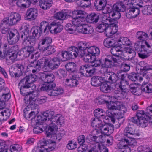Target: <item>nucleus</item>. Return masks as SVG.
I'll list each match as a JSON object with an SVG mask.
<instances>
[{"mask_svg": "<svg viewBox=\"0 0 152 152\" xmlns=\"http://www.w3.org/2000/svg\"><path fill=\"white\" fill-rule=\"evenodd\" d=\"M44 64L42 68L44 72H48L50 69L54 70L57 69L58 67L57 64H56L53 61H49L48 58H43L38 60H34L31 62L28 66V68L32 67L33 69L32 70V72L35 73L36 72H38L41 69V66Z\"/></svg>", "mask_w": 152, "mask_h": 152, "instance_id": "obj_1", "label": "nucleus"}, {"mask_svg": "<svg viewBox=\"0 0 152 152\" xmlns=\"http://www.w3.org/2000/svg\"><path fill=\"white\" fill-rule=\"evenodd\" d=\"M118 110L117 106L114 105L113 106L109 105L108 110L106 112V114L110 117V120L112 123H115L116 119L118 120V124L115 125L116 128H119L125 120L123 114L121 113H117L116 111Z\"/></svg>", "mask_w": 152, "mask_h": 152, "instance_id": "obj_2", "label": "nucleus"}, {"mask_svg": "<svg viewBox=\"0 0 152 152\" xmlns=\"http://www.w3.org/2000/svg\"><path fill=\"white\" fill-rule=\"evenodd\" d=\"M85 21L82 20L81 19L77 17L73 18L72 22L74 25L79 28L77 29L78 31L83 34H91L94 32L93 28L89 27L87 24L85 23Z\"/></svg>", "mask_w": 152, "mask_h": 152, "instance_id": "obj_3", "label": "nucleus"}, {"mask_svg": "<svg viewBox=\"0 0 152 152\" xmlns=\"http://www.w3.org/2000/svg\"><path fill=\"white\" fill-rule=\"evenodd\" d=\"M44 115L45 117H48V120H50L51 123L55 125L57 128L61 127L64 123V117L60 114L55 115L54 112L51 110L47 111L45 113Z\"/></svg>", "mask_w": 152, "mask_h": 152, "instance_id": "obj_4", "label": "nucleus"}, {"mask_svg": "<svg viewBox=\"0 0 152 152\" xmlns=\"http://www.w3.org/2000/svg\"><path fill=\"white\" fill-rule=\"evenodd\" d=\"M140 2V0H132L131 3L127 4L126 16L128 18H135L139 15L140 10L136 5H138Z\"/></svg>", "mask_w": 152, "mask_h": 152, "instance_id": "obj_5", "label": "nucleus"}, {"mask_svg": "<svg viewBox=\"0 0 152 152\" xmlns=\"http://www.w3.org/2000/svg\"><path fill=\"white\" fill-rule=\"evenodd\" d=\"M55 80L54 75L52 74H43L39 79V81L42 83H43L42 86L40 88L41 91H44L46 89H48L49 87H53L56 86L55 84L53 82Z\"/></svg>", "mask_w": 152, "mask_h": 152, "instance_id": "obj_6", "label": "nucleus"}, {"mask_svg": "<svg viewBox=\"0 0 152 152\" xmlns=\"http://www.w3.org/2000/svg\"><path fill=\"white\" fill-rule=\"evenodd\" d=\"M100 53L99 48L95 47H90L87 49V52L85 53L83 56L84 60L86 62H92L93 58L95 57V55H98Z\"/></svg>", "mask_w": 152, "mask_h": 152, "instance_id": "obj_7", "label": "nucleus"}, {"mask_svg": "<svg viewBox=\"0 0 152 152\" xmlns=\"http://www.w3.org/2000/svg\"><path fill=\"white\" fill-rule=\"evenodd\" d=\"M50 26L47 21H43L40 24V26L34 27L32 29V33L35 36H38L39 37L42 32V30L44 29V32L45 33L46 31L48 30L50 31Z\"/></svg>", "mask_w": 152, "mask_h": 152, "instance_id": "obj_8", "label": "nucleus"}, {"mask_svg": "<svg viewBox=\"0 0 152 152\" xmlns=\"http://www.w3.org/2000/svg\"><path fill=\"white\" fill-rule=\"evenodd\" d=\"M38 94V92H33L32 94V96H31L29 98L28 101V99H27V102L28 103L27 104H29L28 106V108H30L32 110H33L32 111L36 114L38 113L39 111L38 105L35 103V102L37 99V97Z\"/></svg>", "mask_w": 152, "mask_h": 152, "instance_id": "obj_9", "label": "nucleus"}, {"mask_svg": "<svg viewBox=\"0 0 152 152\" xmlns=\"http://www.w3.org/2000/svg\"><path fill=\"white\" fill-rule=\"evenodd\" d=\"M52 142V141L50 140L49 141L43 140L40 142V145L35 148L34 151L35 152H44L45 149L47 151H51L54 149V147L49 146V143L51 144Z\"/></svg>", "mask_w": 152, "mask_h": 152, "instance_id": "obj_10", "label": "nucleus"}, {"mask_svg": "<svg viewBox=\"0 0 152 152\" xmlns=\"http://www.w3.org/2000/svg\"><path fill=\"white\" fill-rule=\"evenodd\" d=\"M37 76L36 75L30 74L26 76L22 79L19 82V85L21 83H25L32 88L33 89H35L36 86L33 83L37 81Z\"/></svg>", "mask_w": 152, "mask_h": 152, "instance_id": "obj_11", "label": "nucleus"}, {"mask_svg": "<svg viewBox=\"0 0 152 152\" xmlns=\"http://www.w3.org/2000/svg\"><path fill=\"white\" fill-rule=\"evenodd\" d=\"M18 86L20 89V94L23 96H26L25 99H26L29 96V99L31 96H32V94L33 92H37V91H34L28 92V89L31 87L25 83H21L19 85V83Z\"/></svg>", "mask_w": 152, "mask_h": 152, "instance_id": "obj_12", "label": "nucleus"}, {"mask_svg": "<svg viewBox=\"0 0 152 152\" xmlns=\"http://www.w3.org/2000/svg\"><path fill=\"white\" fill-rule=\"evenodd\" d=\"M100 132L104 135H108L113 132L114 130V126L109 123H106L104 124L102 123L100 125Z\"/></svg>", "mask_w": 152, "mask_h": 152, "instance_id": "obj_13", "label": "nucleus"}, {"mask_svg": "<svg viewBox=\"0 0 152 152\" xmlns=\"http://www.w3.org/2000/svg\"><path fill=\"white\" fill-rule=\"evenodd\" d=\"M8 34L7 40L10 45L14 44L18 41L20 35L16 30L11 31L9 32Z\"/></svg>", "mask_w": 152, "mask_h": 152, "instance_id": "obj_14", "label": "nucleus"}, {"mask_svg": "<svg viewBox=\"0 0 152 152\" xmlns=\"http://www.w3.org/2000/svg\"><path fill=\"white\" fill-rule=\"evenodd\" d=\"M102 12L104 14L109 13L110 17L114 18L116 19H119L121 17L120 13L116 11L114 12L113 6V7L110 6H105L102 10Z\"/></svg>", "mask_w": 152, "mask_h": 152, "instance_id": "obj_15", "label": "nucleus"}, {"mask_svg": "<svg viewBox=\"0 0 152 152\" xmlns=\"http://www.w3.org/2000/svg\"><path fill=\"white\" fill-rule=\"evenodd\" d=\"M4 19H7V23L10 25L16 24L21 20L20 15L17 13H11L8 18Z\"/></svg>", "mask_w": 152, "mask_h": 152, "instance_id": "obj_16", "label": "nucleus"}, {"mask_svg": "<svg viewBox=\"0 0 152 152\" xmlns=\"http://www.w3.org/2000/svg\"><path fill=\"white\" fill-rule=\"evenodd\" d=\"M124 135L127 137L132 138L133 136H138L139 134L133 126L129 125L126 127L124 131Z\"/></svg>", "mask_w": 152, "mask_h": 152, "instance_id": "obj_17", "label": "nucleus"}, {"mask_svg": "<svg viewBox=\"0 0 152 152\" xmlns=\"http://www.w3.org/2000/svg\"><path fill=\"white\" fill-rule=\"evenodd\" d=\"M63 26L58 22H52L50 26V31L53 34H57L61 32L63 29ZM49 28V27L48 28Z\"/></svg>", "mask_w": 152, "mask_h": 152, "instance_id": "obj_18", "label": "nucleus"}, {"mask_svg": "<svg viewBox=\"0 0 152 152\" xmlns=\"http://www.w3.org/2000/svg\"><path fill=\"white\" fill-rule=\"evenodd\" d=\"M113 56L110 55L106 56L103 59L101 66L103 68H109L113 66Z\"/></svg>", "mask_w": 152, "mask_h": 152, "instance_id": "obj_19", "label": "nucleus"}, {"mask_svg": "<svg viewBox=\"0 0 152 152\" xmlns=\"http://www.w3.org/2000/svg\"><path fill=\"white\" fill-rule=\"evenodd\" d=\"M0 88V100L4 101H8L11 97L10 91L7 88Z\"/></svg>", "mask_w": 152, "mask_h": 152, "instance_id": "obj_20", "label": "nucleus"}, {"mask_svg": "<svg viewBox=\"0 0 152 152\" xmlns=\"http://www.w3.org/2000/svg\"><path fill=\"white\" fill-rule=\"evenodd\" d=\"M58 129L55 125H54L53 124L51 123L45 132L47 137L52 138L53 137H54L55 132Z\"/></svg>", "mask_w": 152, "mask_h": 152, "instance_id": "obj_21", "label": "nucleus"}, {"mask_svg": "<svg viewBox=\"0 0 152 152\" xmlns=\"http://www.w3.org/2000/svg\"><path fill=\"white\" fill-rule=\"evenodd\" d=\"M32 34V36H29L24 38L23 42V44L24 45L28 46L31 45V46H34L35 45L36 42L35 37L37 36H35L33 34Z\"/></svg>", "mask_w": 152, "mask_h": 152, "instance_id": "obj_22", "label": "nucleus"}, {"mask_svg": "<svg viewBox=\"0 0 152 152\" xmlns=\"http://www.w3.org/2000/svg\"><path fill=\"white\" fill-rule=\"evenodd\" d=\"M26 15L28 20H34L37 16V11L34 8H30L28 9Z\"/></svg>", "mask_w": 152, "mask_h": 152, "instance_id": "obj_23", "label": "nucleus"}, {"mask_svg": "<svg viewBox=\"0 0 152 152\" xmlns=\"http://www.w3.org/2000/svg\"><path fill=\"white\" fill-rule=\"evenodd\" d=\"M52 39L49 37L43 38L39 43L38 48L39 50L44 48L45 46L50 45L52 42Z\"/></svg>", "mask_w": 152, "mask_h": 152, "instance_id": "obj_24", "label": "nucleus"}, {"mask_svg": "<svg viewBox=\"0 0 152 152\" xmlns=\"http://www.w3.org/2000/svg\"><path fill=\"white\" fill-rule=\"evenodd\" d=\"M105 80L104 77L101 76H94L91 79V84L94 86H98L101 83L105 82Z\"/></svg>", "mask_w": 152, "mask_h": 152, "instance_id": "obj_25", "label": "nucleus"}, {"mask_svg": "<svg viewBox=\"0 0 152 152\" xmlns=\"http://www.w3.org/2000/svg\"><path fill=\"white\" fill-rule=\"evenodd\" d=\"M107 79L108 82L111 83H116L118 80L117 73L116 74L113 72H107L106 74Z\"/></svg>", "mask_w": 152, "mask_h": 152, "instance_id": "obj_26", "label": "nucleus"}, {"mask_svg": "<svg viewBox=\"0 0 152 152\" xmlns=\"http://www.w3.org/2000/svg\"><path fill=\"white\" fill-rule=\"evenodd\" d=\"M53 2L52 0H40L39 1V5L43 10H46L50 7Z\"/></svg>", "mask_w": 152, "mask_h": 152, "instance_id": "obj_27", "label": "nucleus"}, {"mask_svg": "<svg viewBox=\"0 0 152 152\" xmlns=\"http://www.w3.org/2000/svg\"><path fill=\"white\" fill-rule=\"evenodd\" d=\"M99 14L92 13L87 16L86 20L91 23H96L99 20Z\"/></svg>", "mask_w": 152, "mask_h": 152, "instance_id": "obj_28", "label": "nucleus"}, {"mask_svg": "<svg viewBox=\"0 0 152 152\" xmlns=\"http://www.w3.org/2000/svg\"><path fill=\"white\" fill-rule=\"evenodd\" d=\"M106 97V96H101L96 98L94 100V102L97 105L106 104L107 105V107L108 109V107L109 105L113 106V105H111L110 103V102L105 99Z\"/></svg>", "mask_w": 152, "mask_h": 152, "instance_id": "obj_29", "label": "nucleus"}, {"mask_svg": "<svg viewBox=\"0 0 152 152\" xmlns=\"http://www.w3.org/2000/svg\"><path fill=\"white\" fill-rule=\"evenodd\" d=\"M144 1L150 2L151 5L145 6L142 10L143 14L146 15H149L152 14V0H143Z\"/></svg>", "mask_w": 152, "mask_h": 152, "instance_id": "obj_30", "label": "nucleus"}, {"mask_svg": "<svg viewBox=\"0 0 152 152\" xmlns=\"http://www.w3.org/2000/svg\"><path fill=\"white\" fill-rule=\"evenodd\" d=\"M118 45L121 48H125L124 46H129L130 42L127 38L126 37H121L118 40Z\"/></svg>", "mask_w": 152, "mask_h": 152, "instance_id": "obj_31", "label": "nucleus"}, {"mask_svg": "<svg viewBox=\"0 0 152 152\" xmlns=\"http://www.w3.org/2000/svg\"><path fill=\"white\" fill-rule=\"evenodd\" d=\"M9 45L6 44H4L3 49L0 50V59H4L10 55L9 53Z\"/></svg>", "mask_w": 152, "mask_h": 152, "instance_id": "obj_32", "label": "nucleus"}, {"mask_svg": "<svg viewBox=\"0 0 152 152\" xmlns=\"http://www.w3.org/2000/svg\"><path fill=\"white\" fill-rule=\"evenodd\" d=\"M68 53L70 55H71L72 58H74L78 56L81 54L80 52H79L78 48L74 46H71L69 47L67 49Z\"/></svg>", "mask_w": 152, "mask_h": 152, "instance_id": "obj_33", "label": "nucleus"}, {"mask_svg": "<svg viewBox=\"0 0 152 152\" xmlns=\"http://www.w3.org/2000/svg\"><path fill=\"white\" fill-rule=\"evenodd\" d=\"M89 47L88 43L80 42L77 48L80 53L81 56L84 55L85 53L87 52V49H88L89 48Z\"/></svg>", "mask_w": 152, "mask_h": 152, "instance_id": "obj_34", "label": "nucleus"}, {"mask_svg": "<svg viewBox=\"0 0 152 152\" xmlns=\"http://www.w3.org/2000/svg\"><path fill=\"white\" fill-rule=\"evenodd\" d=\"M43 53H45L46 55H48L53 54L56 51L55 48L54 46L50 45L45 46L44 48L39 50Z\"/></svg>", "mask_w": 152, "mask_h": 152, "instance_id": "obj_35", "label": "nucleus"}, {"mask_svg": "<svg viewBox=\"0 0 152 152\" xmlns=\"http://www.w3.org/2000/svg\"><path fill=\"white\" fill-rule=\"evenodd\" d=\"M129 83L126 80H122L120 82L119 84V87L121 91V94L125 95L126 94L127 89L126 86H129Z\"/></svg>", "mask_w": 152, "mask_h": 152, "instance_id": "obj_36", "label": "nucleus"}, {"mask_svg": "<svg viewBox=\"0 0 152 152\" xmlns=\"http://www.w3.org/2000/svg\"><path fill=\"white\" fill-rule=\"evenodd\" d=\"M112 18L110 17L104 16L102 18V23L109 26L111 24L118 22L117 20L118 19H115L114 18Z\"/></svg>", "mask_w": 152, "mask_h": 152, "instance_id": "obj_37", "label": "nucleus"}, {"mask_svg": "<svg viewBox=\"0 0 152 152\" xmlns=\"http://www.w3.org/2000/svg\"><path fill=\"white\" fill-rule=\"evenodd\" d=\"M73 13L75 14L76 16V17L81 19L82 21H86L87 20L86 17L87 15L85 12L81 10H74Z\"/></svg>", "mask_w": 152, "mask_h": 152, "instance_id": "obj_38", "label": "nucleus"}, {"mask_svg": "<svg viewBox=\"0 0 152 152\" xmlns=\"http://www.w3.org/2000/svg\"><path fill=\"white\" fill-rule=\"evenodd\" d=\"M116 42L115 40L109 37L105 39L104 40L103 43L105 47L108 48H112L115 45Z\"/></svg>", "mask_w": 152, "mask_h": 152, "instance_id": "obj_39", "label": "nucleus"}, {"mask_svg": "<svg viewBox=\"0 0 152 152\" xmlns=\"http://www.w3.org/2000/svg\"><path fill=\"white\" fill-rule=\"evenodd\" d=\"M27 108H25L24 110L23 111L24 113V117L27 119L31 118V123L32 124L34 123V117H35V115L37 114L34 113V112L33 111H31L30 112L27 110Z\"/></svg>", "mask_w": 152, "mask_h": 152, "instance_id": "obj_40", "label": "nucleus"}, {"mask_svg": "<svg viewBox=\"0 0 152 152\" xmlns=\"http://www.w3.org/2000/svg\"><path fill=\"white\" fill-rule=\"evenodd\" d=\"M134 84H130L129 85V90L133 94L136 95H139L141 94L142 90L138 87L135 86Z\"/></svg>", "mask_w": 152, "mask_h": 152, "instance_id": "obj_41", "label": "nucleus"}, {"mask_svg": "<svg viewBox=\"0 0 152 152\" xmlns=\"http://www.w3.org/2000/svg\"><path fill=\"white\" fill-rule=\"evenodd\" d=\"M67 71L70 72L75 73L77 71V66L74 62H69L65 66Z\"/></svg>", "mask_w": 152, "mask_h": 152, "instance_id": "obj_42", "label": "nucleus"}, {"mask_svg": "<svg viewBox=\"0 0 152 152\" xmlns=\"http://www.w3.org/2000/svg\"><path fill=\"white\" fill-rule=\"evenodd\" d=\"M7 19H3L2 20L0 25V28L1 31L3 34H6L9 30V28L7 27L9 25L7 23Z\"/></svg>", "mask_w": 152, "mask_h": 152, "instance_id": "obj_43", "label": "nucleus"}, {"mask_svg": "<svg viewBox=\"0 0 152 152\" xmlns=\"http://www.w3.org/2000/svg\"><path fill=\"white\" fill-rule=\"evenodd\" d=\"M75 76L72 75L71 79H66V82L67 83V84L70 87L76 86L78 84V82Z\"/></svg>", "mask_w": 152, "mask_h": 152, "instance_id": "obj_44", "label": "nucleus"}, {"mask_svg": "<svg viewBox=\"0 0 152 152\" xmlns=\"http://www.w3.org/2000/svg\"><path fill=\"white\" fill-rule=\"evenodd\" d=\"M120 46L115 45L111 49V54L114 56L120 57V54H121L122 51L120 50Z\"/></svg>", "mask_w": 152, "mask_h": 152, "instance_id": "obj_45", "label": "nucleus"}, {"mask_svg": "<svg viewBox=\"0 0 152 152\" xmlns=\"http://www.w3.org/2000/svg\"><path fill=\"white\" fill-rule=\"evenodd\" d=\"M141 89L142 91L147 93H152V84L147 83V82L143 83L142 85Z\"/></svg>", "mask_w": 152, "mask_h": 152, "instance_id": "obj_46", "label": "nucleus"}, {"mask_svg": "<svg viewBox=\"0 0 152 152\" xmlns=\"http://www.w3.org/2000/svg\"><path fill=\"white\" fill-rule=\"evenodd\" d=\"M125 7L124 4L121 3L116 4L113 5V9L114 12L115 11L119 12H123L125 10Z\"/></svg>", "mask_w": 152, "mask_h": 152, "instance_id": "obj_47", "label": "nucleus"}, {"mask_svg": "<svg viewBox=\"0 0 152 152\" xmlns=\"http://www.w3.org/2000/svg\"><path fill=\"white\" fill-rule=\"evenodd\" d=\"M17 58L16 53L13 52L6 57V62L8 64H10L14 62Z\"/></svg>", "mask_w": 152, "mask_h": 152, "instance_id": "obj_48", "label": "nucleus"}, {"mask_svg": "<svg viewBox=\"0 0 152 152\" xmlns=\"http://www.w3.org/2000/svg\"><path fill=\"white\" fill-rule=\"evenodd\" d=\"M99 86L100 90L104 93H108L111 90V87L106 82H102Z\"/></svg>", "mask_w": 152, "mask_h": 152, "instance_id": "obj_49", "label": "nucleus"}, {"mask_svg": "<svg viewBox=\"0 0 152 152\" xmlns=\"http://www.w3.org/2000/svg\"><path fill=\"white\" fill-rule=\"evenodd\" d=\"M47 111L44 112L42 114V115H39L37 116V117H35V119L36 118V120L34 121V122L36 123V125H39V124L40 122L41 121H49L48 120V117H45L44 115V113H46Z\"/></svg>", "mask_w": 152, "mask_h": 152, "instance_id": "obj_50", "label": "nucleus"}, {"mask_svg": "<svg viewBox=\"0 0 152 152\" xmlns=\"http://www.w3.org/2000/svg\"><path fill=\"white\" fill-rule=\"evenodd\" d=\"M148 117L147 116H146L145 117L144 116V117L139 118L138 124L139 126L142 127H146L148 124Z\"/></svg>", "mask_w": 152, "mask_h": 152, "instance_id": "obj_51", "label": "nucleus"}, {"mask_svg": "<svg viewBox=\"0 0 152 152\" xmlns=\"http://www.w3.org/2000/svg\"><path fill=\"white\" fill-rule=\"evenodd\" d=\"M68 17H70V16L67 15L66 13H63L61 12H57L54 15V17L56 19L61 20H64L66 18H68Z\"/></svg>", "mask_w": 152, "mask_h": 152, "instance_id": "obj_52", "label": "nucleus"}, {"mask_svg": "<svg viewBox=\"0 0 152 152\" xmlns=\"http://www.w3.org/2000/svg\"><path fill=\"white\" fill-rule=\"evenodd\" d=\"M65 134V132L64 130H63L62 131H61L58 132L56 134H54V137H53L52 138L57 142H59Z\"/></svg>", "mask_w": 152, "mask_h": 152, "instance_id": "obj_53", "label": "nucleus"}, {"mask_svg": "<svg viewBox=\"0 0 152 152\" xmlns=\"http://www.w3.org/2000/svg\"><path fill=\"white\" fill-rule=\"evenodd\" d=\"M136 37L140 40H143L146 38L148 37V35L145 32L140 31L137 32Z\"/></svg>", "mask_w": 152, "mask_h": 152, "instance_id": "obj_54", "label": "nucleus"}, {"mask_svg": "<svg viewBox=\"0 0 152 152\" xmlns=\"http://www.w3.org/2000/svg\"><path fill=\"white\" fill-rule=\"evenodd\" d=\"M140 73L142 76L140 77L139 81H141L143 80L144 81L143 82V83H145L146 82H147V83H148L150 79L148 75L144 72H141L140 71Z\"/></svg>", "mask_w": 152, "mask_h": 152, "instance_id": "obj_55", "label": "nucleus"}, {"mask_svg": "<svg viewBox=\"0 0 152 152\" xmlns=\"http://www.w3.org/2000/svg\"><path fill=\"white\" fill-rule=\"evenodd\" d=\"M76 3L78 5L82 7H87L90 3V0H77Z\"/></svg>", "mask_w": 152, "mask_h": 152, "instance_id": "obj_56", "label": "nucleus"}, {"mask_svg": "<svg viewBox=\"0 0 152 152\" xmlns=\"http://www.w3.org/2000/svg\"><path fill=\"white\" fill-rule=\"evenodd\" d=\"M101 121L98 118H94L91 122V125L93 127H94L96 129V131L97 132L96 129L97 128H99L100 127V125L102 124L101 123Z\"/></svg>", "mask_w": 152, "mask_h": 152, "instance_id": "obj_57", "label": "nucleus"}, {"mask_svg": "<svg viewBox=\"0 0 152 152\" xmlns=\"http://www.w3.org/2000/svg\"><path fill=\"white\" fill-rule=\"evenodd\" d=\"M96 69L94 66L88 65L87 76H91L96 72Z\"/></svg>", "mask_w": 152, "mask_h": 152, "instance_id": "obj_58", "label": "nucleus"}, {"mask_svg": "<svg viewBox=\"0 0 152 152\" xmlns=\"http://www.w3.org/2000/svg\"><path fill=\"white\" fill-rule=\"evenodd\" d=\"M134 136H133L132 138L127 137V138H125V140L126 141V143L127 146L128 145H134L136 144V142Z\"/></svg>", "mask_w": 152, "mask_h": 152, "instance_id": "obj_59", "label": "nucleus"}, {"mask_svg": "<svg viewBox=\"0 0 152 152\" xmlns=\"http://www.w3.org/2000/svg\"><path fill=\"white\" fill-rule=\"evenodd\" d=\"M62 56L63 57V58L61 59L62 61H66V60H68L72 58V57L71 55H70L68 51H66L64 52H62L61 54Z\"/></svg>", "mask_w": 152, "mask_h": 152, "instance_id": "obj_60", "label": "nucleus"}, {"mask_svg": "<svg viewBox=\"0 0 152 152\" xmlns=\"http://www.w3.org/2000/svg\"><path fill=\"white\" fill-rule=\"evenodd\" d=\"M128 77L130 80L133 81H135L137 80H139L140 77L136 73H132L128 75Z\"/></svg>", "mask_w": 152, "mask_h": 152, "instance_id": "obj_61", "label": "nucleus"}, {"mask_svg": "<svg viewBox=\"0 0 152 152\" xmlns=\"http://www.w3.org/2000/svg\"><path fill=\"white\" fill-rule=\"evenodd\" d=\"M56 86H54L53 87H50L48 88V89H46V90H45L44 91H47L48 92V95L53 96H56V90L55 88Z\"/></svg>", "mask_w": 152, "mask_h": 152, "instance_id": "obj_62", "label": "nucleus"}, {"mask_svg": "<svg viewBox=\"0 0 152 152\" xmlns=\"http://www.w3.org/2000/svg\"><path fill=\"white\" fill-rule=\"evenodd\" d=\"M125 138L122 139L117 144V148L120 150H123V148H125L128 146L126 143V141L125 140Z\"/></svg>", "mask_w": 152, "mask_h": 152, "instance_id": "obj_63", "label": "nucleus"}, {"mask_svg": "<svg viewBox=\"0 0 152 152\" xmlns=\"http://www.w3.org/2000/svg\"><path fill=\"white\" fill-rule=\"evenodd\" d=\"M92 62V64H94L92 65L94 66L95 68V67H98L101 66L102 62L101 61L100 59L97 58L95 56V57L93 58Z\"/></svg>", "mask_w": 152, "mask_h": 152, "instance_id": "obj_64", "label": "nucleus"}]
</instances>
